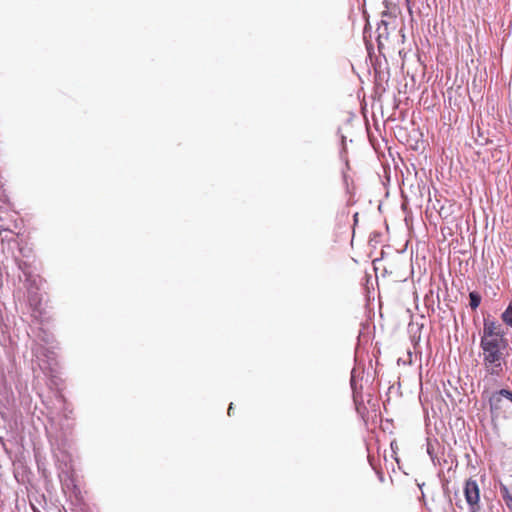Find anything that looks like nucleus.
<instances>
[{
    "instance_id": "7ed1b4c3",
    "label": "nucleus",
    "mask_w": 512,
    "mask_h": 512,
    "mask_svg": "<svg viewBox=\"0 0 512 512\" xmlns=\"http://www.w3.org/2000/svg\"><path fill=\"white\" fill-rule=\"evenodd\" d=\"M490 412L493 417H499L504 411L503 397L499 391L493 393L489 398Z\"/></svg>"
},
{
    "instance_id": "423d86ee",
    "label": "nucleus",
    "mask_w": 512,
    "mask_h": 512,
    "mask_svg": "<svg viewBox=\"0 0 512 512\" xmlns=\"http://www.w3.org/2000/svg\"><path fill=\"white\" fill-rule=\"evenodd\" d=\"M469 299H470V303H469L470 307L473 310L477 309L481 302V296L476 292H470Z\"/></svg>"
},
{
    "instance_id": "39448f33",
    "label": "nucleus",
    "mask_w": 512,
    "mask_h": 512,
    "mask_svg": "<svg viewBox=\"0 0 512 512\" xmlns=\"http://www.w3.org/2000/svg\"><path fill=\"white\" fill-rule=\"evenodd\" d=\"M502 321L512 328V302L509 303L508 307L501 315Z\"/></svg>"
},
{
    "instance_id": "f257e3e1",
    "label": "nucleus",
    "mask_w": 512,
    "mask_h": 512,
    "mask_svg": "<svg viewBox=\"0 0 512 512\" xmlns=\"http://www.w3.org/2000/svg\"><path fill=\"white\" fill-rule=\"evenodd\" d=\"M480 346L485 370L491 375L500 376L503 372L504 352L508 347V341L499 323L484 320Z\"/></svg>"
},
{
    "instance_id": "f03ea898",
    "label": "nucleus",
    "mask_w": 512,
    "mask_h": 512,
    "mask_svg": "<svg viewBox=\"0 0 512 512\" xmlns=\"http://www.w3.org/2000/svg\"><path fill=\"white\" fill-rule=\"evenodd\" d=\"M464 495L467 503L473 509L472 512H474V507L478 505L480 500V490L475 480L469 479L465 482Z\"/></svg>"
},
{
    "instance_id": "1a4fd4ad",
    "label": "nucleus",
    "mask_w": 512,
    "mask_h": 512,
    "mask_svg": "<svg viewBox=\"0 0 512 512\" xmlns=\"http://www.w3.org/2000/svg\"><path fill=\"white\" fill-rule=\"evenodd\" d=\"M374 67V70H375V73H380V70L378 68H381L382 66H373Z\"/></svg>"
},
{
    "instance_id": "0eeeda50",
    "label": "nucleus",
    "mask_w": 512,
    "mask_h": 512,
    "mask_svg": "<svg viewBox=\"0 0 512 512\" xmlns=\"http://www.w3.org/2000/svg\"><path fill=\"white\" fill-rule=\"evenodd\" d=\"M499 392L502 395V397H504L512 402V391H510L508 389H501V390H499Z\"/></svg>"
},
{
    "instance_id": "6e6552de",
    "label": "nucleus",
    "mask_w": 512,
    "mask_h": 512,
    "mask_svg": "<svg viewBox=\"0 0 512 512\" xmlns=\"http://www.w3.org/2000/svg\"><path fill=\"white\" fill-rule=\"evenodd\" d=\"M232 411H233V404H232V403H230V405H229V407H228V411H227V413H228V415H229V416H231V415H232Z\"/></svg>"
},
{
    "instance_id": "20e7f679",
    "label": "nucleus",
    "mask_w": 512,
    "mask_h": 512,
    "mask_svg": "<svg viewBox=\"0 0 512 512\" xmlns=\"http://www.w3.org/2000/svg\"><path fill=\"white\" fill-rule=\"evenodd\" d=\"M500 493L506 506L512 510V481L500 482Z\"/></svg>"
}]
</instances>
